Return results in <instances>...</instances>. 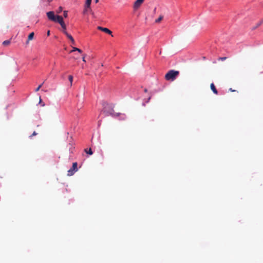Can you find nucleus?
<instances>
[{
  "mask_svg": "<svg viewBox=\"0 0 263 263\" xmlns=\"http://www.w3.org/2000/svg\"><path fill=\"white\" fill-rule=\"evenodd\" d=\"M10 43L11 41L10 40H6L3 42V45L4 46H8L9 45H10Z\"/></svg>",
  "mask_w": 263,
  "mask_h": 263,
  "instance_id": "4468645a",
  "label": "nucleus"
},
{
  "mask_svg": "<svg viewBox=\"0 0 263 263\" xmlns=\"http://www.w3.org/2000/svg\"><path fill=\"white\" fill-rule=\"evenodd\" d=\"M64 33L69 39V41L71 42V43L74 45L75 44V42L73 37L70 34H69L66 31H64Z\"/></svg>",
  "mask_w": 263,
  "mask_h": 263,
  "instance_id": "6e6552de",
  "label": "nucleus"
},
{
  "mask_svg": "<svg viewBox=\"0 0 263 263\" xmlns=\"http://www.w3.org/2000/svg\"><path fill=\"white\" fill-rule=\"evenodd\" d=\"M104 112H106V115H110L112 117H117L120 115L119 113H115L112 108H110L109 111L104 110Z\"/></svg>",
  "mask_w": 263,
  "mask_h": 263,
  "instance_id": "39448f33",
  "label": "nucleus"
},
{
  "mask_svg": "<svg viewBox=\"0 0 263 263\" xmlns=\"http://www.w3.org/2000/svg\"><path fill=\"white\" fill-rule=\"evenodd\" d=\"M42 85H43V84H42L40 85H39V86L36 88V89H35V91H38L40 90V89L41 88V87H42Z\"/></svg>",
  "mask_w": 263,
  "mask_h": 263,
  "instance_id": "4be33fe9",
  "label": "nucleus"
},
{
  "mask_svg": "<svg viewBox=\"0 0 263 263\" xmlns=\"http://www.w3.org/2000/svg\"><path fill=\"white\" fill-rule=\"evenodd\" d=\"M47 16L49 20L55 22H57L58 17L60 16V15L55 16L53 11L48 12Z\"/></svg>",
  "mask_w": 263,
  "mask_h": 263,
  "instance_id": "7ed1b4c3",
  "label": "nucleus"
},
{
  "mask_svg": "<svg viewBox=\"0 0 263 263\" xmlns=\"http://www.w3.org/2000/svg\"><path fill=\"white\" fill-rule=\"evenodd\" d=\"M57 22L59 23L61 25L62 28L63 29V31L64 32V31H66V25H65V24L64 23V22L63 21V17L62 16H58V17Z\"/></svg>",
  "mask_w": 263,
  "mask_h": 263,
  "instance_id": "20e7f679",
  "label": "nucleus"
},
{
  "mask_svg": "<svg viewBox=\"0 0 263 263\" xmlns=\"http://www.w3.org/2000/svg\"><path fill=\"white\" fill-rule=\"evenodd\" d=\"M82 59H83V61L85 62H86V61H85V54H83V58Z\"/></svg>",
  "mask_w": 263,
  "mask_h": 263,
  "instance_id": "b1692460",
  "label": "nucleus"
},
{
  "mask_svg": "<svg viewBox=\"0 0 263 263\" xmlns=\"http://www.w3.org/2000/svg\"><path fill=\"white\" fill-rule=\"evenodd\" d=\"M84 151L87 154L90 155H91L93 154V152L90 148L88 150H87V149H85Z\"/></svg>",
  "mask_w": 263,
  "mask_h": 263,
  "instance_id": "2eb2a0df",
  "label": "nucleus"
},
{
  "mask_svg": "<svg viewBox=\"0 0 263 263\" xmlns=\"http://www.w3.org/2000/svg\"><path fill=\"white\" fill-rule=\"evenodd\" d=\"M78 163L77 162H73L72 163V166L71 168H70L67 172V175L69 176H72L75 172L78 171Z\"/></svg>",
  "mask_w": 263,
  "mask_h": 263,
  "instance_id": "f03ea898",
  "label": "nucleus"
},
{
  "mask_svg": "<svg viewBox=\"0 0 263 263\" xmlns=\"http://www.w3.org/2000/svg\"><path fill=\"white\" fill-rule=\"evenodd\" d=\"M67 147H68L70 152L71 153H73V149L74 148L73 144L72 143H69L67 145Z\"/></svg>",
  "mask_w": 263,
  "mask_h": 263,
  "instance_id": "9b49d317",
  "label": "nucleus"
},
{
  "mask_svg": "<svg viewBox=\"0 0 263 263\" xmlns=\"http://www.w3.org/2000/svg\"><path fill=\"white\" fill-rule=\"evenodd\" d=\"M47 35L49 36L50 35V31L48 30V32H47Z\"/></svg>",
  "mask_w": 263,
  "mask_h": 263,
  "instance_id": "cd10ccee",
  "label": "nucleus"
},
{
  "mask_svg": "<svg viewBox=\"0 0 263 263\" xmlns=\"http://www.w3.org/2000/svg\"><path fill=\"white\" fill-rule=\"evenodd\" d=\"M76 51H78L80 53H81L82 52L80 49L77 47H73V49L70 51V53H72V52Z\"/></svg>",
  "mask_w": 263,
  "mask_h": 263,
  "instance_id": "f8f14e48",
  "label": "nucleus"
},
{
  "mask_svg": "<svg viewBox=\"0 0 263 263\" xmlns=\"http://www.w3.org/2000/svg\"><path fill=\"white\" fill-rule=\"evenodd\" d=\"M48 2H51L52 0H47Z\"/></svg>",
  "mask_w": 263,
  "mask_h": 263,
  "instance_id": "c756f323",
  "label": "nucleus"
},
{
  "mask_svg": "<svg viewBox=\"0 0 263 263\" xmlns=\"http://www.w3.org/2000/svg\"><path fill=\"white\" fill-rule=\"evenodd\" d=\"M163 16H162V15L160 16L157 19H156L155 20V22L156 23H158L162 21V20L163 19Z\"/></svg>",
  "mask_w": 263,
  "mask_h": 263,
  "instance_id": "dca6fc26",
  "label": "nucleus"
},
{
  "mask_svg": "<svg viewBox=\"0 0 263 263\" xmlns=\"http://www.w3.org/2000/svg\"><path fill=\"white\" fill-rule=\"evenodd\" d=\"M98 29L99 30H101V31H102L107 34H110L111 35V36H112V32L109 30L108 29V28H103L102 27H101V26H98Z\"/></svg>",
  "mask_w": 263,
  "mask_h": 263,
  "instance_id": "0eeeda50",
  "label": "nucleus"
},
{
  "mask_svg": "<svg viewBox=\"0 0 263 263\" xmlns=\"http://www.w3.org/2000/svg\"><path fill=\"white\" fill-rule=\"evenodd\" d=\"M45 105L44 103L42 104V106H44Z\"/></svg>",
  "mask_w": 263,
  "mask_h": 263,
  "instance_id": "2f4dec72",
  "label": "nucleus"
},
{
  "mask_svg": "<svg viewBox=\"0 0 263 263\" xmlns=\"http://www.w3.org/2000/svg\"><path fill=\"white\" fill-rule=\"evenodd\" d=\"M40 103H42V99L41 98V97L40 98V102H39Z\"/></svg>",
  "mask_w": 263,
  "mask_h": 263,
  "instance_id": "c85d7f7f",
  "label": "nucleus"
},
{
  "mask_svg": "<svg viewBox=\"0 0 263 263\" xmlns=\"http://www.w3.org/2000/svg\"><path fill=\"white\" fill-rule=\"evenodd\" d=\"M33 36H34V32H32L29 34V35L28 36V40H27L26 43L28 44L30 41L32 40L33 38Z\"/></svg>",
  "mask_w": 263,
  "mask_h": 263,
  "instance_id": "9d476101",
  "label": "nucleus"
},
{
  "mask_svg": "<svg viewBox=\"0 0 263 263\" xmlns=\"http://www.w3.org/2000/svg\"><path fill=\"white\" fill-rule=\"evenodd\" d=\"M144 0H136L134 4V9L135 10H137L143 3Z\"/></svg>",
  "mask_w": 263,
  "mask_h": 263,
  "instance_id": "423d86ee",
  "label": "nucleus"
},
{
  "mask_svg": "<svg viewBox=\"0 0 263 263\" xmlns=\"http://www.w3.org/2000/svg\"><path fill=\"white\" fill-rule=\"evenodd\" d=\"M63 15L65 17H67L68 16V11H64L63 13Z\"/></svg>",
  "mask_w": 263,
  "mask_h": 263,
  "instance_id": "a211bd4d",
  "label": "nucleus"
},
{
  "mask_svg": "<svg viewBox=\"0 0 263 263\" xmlns=\"http://www.w3.org/2000/svg\"><path fill=\"white\" fill-rule=\"evenodd\" d=\"M179 74L178 71L171 70L165 74V78L167 81H174Z\"/></svg>",
  "mask_w": 263,
  "mask_h": 263,
  "instance_id": "f257e3e1",
  "label": "nucleus"
},
{
  "mask_svg": "<svg viewBox=\"0 0 263 263\" xmlns=\"http://www.w3.org/2000/svg\"><path fill=\"white\" fill-rule=\"evenodd\" d=\"M62 7H60L59 8H58V10H57V13H60L62 11Z\"/></svg>",
  "mask_w": 263,
  "mask_h": 263,
  "instance_id": "6ab92c4d",
  "label": "nucleus"
},
{
  "mask_svg": "<svg viewBox=\"0 0 263 263\" xmlns=\"http://www.w3.org/2000/svg\"><path fill=\"white\" fill-rule=\"evenodd\" d=\"M227 57H220L218 58V60L224 61L227 59Z\"/></svg>",
  "mask_w": 263,
  "mask_h": 263,
  "instance_id": "aec40b11",
  "label": "nucleus"
},
{
  "mask_svg": "<svg viewBox=\"0 0 263 263\" xmlns=\"http://www.w3.org/2000/svg\"><path fill=\"white\" fill-rule=\"evenodd\" d=\"M262 23V21H261L258 24V26H260Z\"/></svg>",
  "mask_w": 263,
  "mask_h": 263,
  "instance_id": "bb28decb",
  "label": "nucleus"
},
{
  "mask_svg": "<svg viewBox=\"0 0 263 263\" xmlns=\"http://www.w3.org/2000/svg\"><path fill=\"white\" fill-rule=\"evenodd\" d=\"M68 80L70 83V85H72V81H73V77L71 75H69L68 76Z\"/></svg>",
  "mask_w": 263,
  "mask_h": 263,
  "instance_id": "f3484780",
  "label": "nucleus"
},
{
  "mask_svg": "<svg viewBox=\"0 0 263 263\" xmlns=\"http://www.w3.org/2000/svg\"><path fill=\"white\" fill-rule=\"evenodd\" d=\"M144 91H145V92H146V91H147V89H145Z\"/></svg>",
  "mask_w": 263,
  "mask_h": 263,
  "instance_id": "7c9ffc66",
  "label": "nucleus"
},
{
  "mask_svg": "<svg viewBox=\"0 0 263 263\" xmlns=\"http://www.w3.org/2000/svg\"><path fill=\"white\" fill-rule=\"evenodd\" d=\"M98 0H96V3L98 2Z\"/></svg>",
  "mask_w": 263,
  "mask_h": 263,
  "instance_id": "473e14b6",
  "label": "nucleus"
},
{
  "mask_svg": "<svg viewBox=\"0 0 263 263\" xmlns=\"http://www.w3.org/2000/svg\"><path fill=\"white\" fill-rule=\"evenodd\" d=\"M91 1L92 0H86V3H85V7H86L90 8V5H91Z\"/></svg>",
  "mask_w": 263,
  "mask_h": 263,
  "instance_id": "ddd939ff",
  "label": "nucleus"
},
{
  "mask_svg": "<svg viewBox=\"0 0 263 263\" xmlns=\"http://www.w3.org/2000/svg\"><path fill=\"white\" fill-rule=\"evenodd\" d=\"M88 9H90V8L86 7L85 6V9H84V11H83V13H84V14H85V13H86V12L88 11Z\"/></svg>",
  "mask_w": 263,
  "mask_h": 263,
  "instance_id": "412c9836",
  "label": "nucleus"
},
{
  "mask_svg": "<svg viewBox=\"0 0 263 263\" xmlns=\"http://www.w3.org/2000/svg\"><path fill=\"white\" fill-rule=\"evenodd\" d=\"M79 58H80L79 57H72L71 59L75 60H77V59H79Z\"/></svg>",
  "mask_w": 263,
  "mask_h": 263,
  "instance_id": "5701e85b",
  "label": "nucleus"
},
{
  "mask_svg": "<svg viewBox=\"0 0 263 263\" xmlns=\"http://www.w3.org/2000/svg\"><path fill=\"white\" fill-rule=\"evenodd\" d=\"M36 133L35 132H34L30 136V137H32V136H35L36 135Z\"/></svg>",
  "mask_w": 263,
  "mask_h": 263,
  "instance_id": "393cba45",
  "label": "nucleus"
},
{
  "mask_svg": "<svg viewBox=\"0 0 263 263\" xmlns=\"http://www.w3.org/2000/svg\"><path fill=\"white\" fill-rule=\"evenodd\" d=\"M229 91H232V92H235V91H236V90H235L233 89L232 88H230L229 89Z\"/></svg>",
  "mask_w": 263,
  "mask_h": 263,
  "instance_id": "a878e982",
  "label": "nucleus"
},
{
  "mask_svg": "<svg viewBox=\"0 0 263 263\" xmlns=\"http://www.w3.org/2000/svg\"><path fill=\"white\" fill-rule=\"evenodd\" d=\"M210 87H211V90H212V91L214 93L217 95L218 93V91L214 84V83H211V85H210Z\"/></svg>",
  "mask_w": 263,
  "mask_h": 263,
  "instance_id": "1a4fd4ad",
  "label": "nucleus"
}]
</instances>
